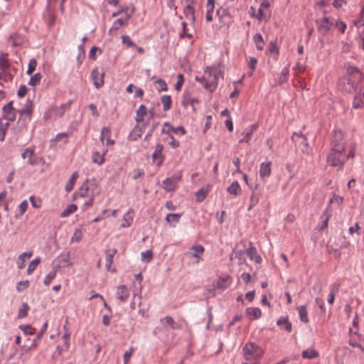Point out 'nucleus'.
I'll list each match as a JSON object with an SVG mask.
<instances>
[{
    "mask_svg": "<svg viewBox=\"0 0 364 364\" xmlns=\"http://www.w3.org/2000/svg\"><path fill=\"white\" fill-rule=\"evenodd\" d=\"M29 200L31 203V205L33 208H40L41 207L42 200L40 198L31 196L29 198Z\"/></svg>",
    "mask_w": 364,
    "mask_h": 364,
    "instance_id": "56",
    "label": "nucleus"
},
{
    "mask_svg": "<svg viewBox=\"0 0 364 364\" xmlns=\"http://www.w3.org/2000/svg\"><path fill=\"white\" fill-rule=\"evenodd\" d=\"M251 15L255 18H257L259 21H262L264 18V14L262 8H259L257 11H256L252 6L250 8Z\"/></svg>",
    "mask_w": 364,
    "mask_h": 364,
    "instance_id": "49",
    "label": "nucleus"
},
{
    "mask_svg": "<svg viewBox=\"0 0 364 364\" xmlns=\"http://www.w3.org/2000/svg\"><path fill=\"white\" fill-rule=\"evenodd\" d=\"M82 237V232L80 229H75L70 239L72 243L78 242Z\"/></svg>",
    "mask_w": 364,
    "mask_h": 364,
    "instance_id": "47",
    "label": "nucleus"
},
{
    "mask_svg": "<svg viewBox=\"0 0 364 364\" xmlns=\"http://www.w3.org/2000/svg\"><path fill=\"white\" fill-rule=\"evenodd\" d=\"M322 3L324 6L332 4L335 8L337 9L341 8L343 5L342 0H323Z\"/></svg>",
    "mask_w": 364,
    "mask_h": 364,
    "instance_id": "55",
    "label": "nucleus"
},
{
    "mask_svg": "<svg viewBox=\"0 0 364 364\" xmlns=\"http://www.w3.org/2000/svg\"><path fill=\"white\" fill-rule=\"evenodd\" d=\"M200 103V100L193 97L189 92H185L183 95V99L181 101V104L183 107H187L191 106L193 109V111H196V106Z\"/></svg>",
    "mask_w": 364,
    "mask_h": 364,
    "instance_id": "12",
    "label": "nucleus"
},
{
    "mask_svg": "<svg viewBox=\"0 0 364 364\" xmlns=\"http://www.w3.org/2000/svg\"><path fill=\"white\" fill-rule=\"evenodd\" d=\"M24 41L23 37L18 33H14L10 36L9 43L13 46H19L23 44Z\"/></svg>",
    "mask_w": 364,
    "mask_h": 364,
    "instance_id": "27",
    "label": "nucleus"
},
{
    "mask_svg": "<svg viewBox=\"0 0 364 364\" xmlns=\"http://www.w3.org/2000/svg\"><path fill=\"white\" fill-rule=\"evenodd\" d=\"M247 256L249 258L255 261L257 264H260L262 261V257L257 254V250L255 247L250 246L246 251Z\"/></svg>",
    "mask_w": 364,
    "mask_h": 364,
    "instance_id": "25",
    "label": "nucleus"
},
{
    "mask_svg": "<svg viewBox=\"0 0 364 364\" xmlns=\"http://www.w3.org/2000/svg\"><path fill=\"white\" fill-rule=\"evenodd\" d=\"M227 192L234 197L240 196L242 193L241 187L237 181L232 182L228 188Z\"/></svg>",
    "mask_w": 364,
    "mask_h": 364,
    "instance_id": "24",
    "label": "nucleus"
},
{
    "mask_svg": "<svg viewBox=\"0 0 364 364\" xmlns=\"http://www.w3.org/2000/svg\"><path fill=\"white\" fill-rule=\"evenodd\" d=\"M92 80L96 88H100L104 85L105 72L97 68L92 70L91 73Z\"/></svg>",
    "mask_w": 364,
    "mask_h": 364,
    "instance_id": "13",
    "label": "nucleus"
},
{
    "mask_svg": "<svg viewBox=\"0 0 364 364\" xmlns=\"http://www.w3.org/2000/svg\"><path fill=\"white\" fill-rule=\"evenodd\" d=\"M107 152V149L102 151V152L95 151L92 155V161L94 164L101 166L105 161V155Z\"/></svg>",
    "mask_w": 364,
    "mask_h": 364,
    "instance_id": "20",
    "label": "nucleus"
},
{
    "mask_svg": "<svg viewBox=\"0 0 364 364\" xmlns=\"http://www.w3.org/2000/svg\"><path fill=\"white\" fill-rule=\"evenodd\" d=\"M177 79H178V80H177V82L176 83L174 87H175L176 90L181 91L182 85L184 83L183 75L181 73L178 74L177 75Z\"/></svg>",
    "mask_w": 364,
    "mask_h": 364,
    "instance_id": "60",
    "label": "nucleus"
},
{
    "mask_svg": "<svg viewBox=\"0 0 364 364\" xmlns=\"http://www.w3.org/2000/svg\"><path fill=\"white\" fill-rule=\"evenodd\" d=\"M164 325H168L173 329L178 328V325L174 322L173 319L171 316H166L161 320Z\"/></svg>",
    "mask_w": 364,
    "mask_h": 364,
    "instance_id": "52",
    "label": "nucleus"
},
{
    "mask_svg": "<svg viewBox=\"0 0 364 364\" xmlns=\"http://www.w3.org/2000/svg\"><path fill=\"white\" fill-rule=\"evenodd\" d=\"M207 194H208V191H206L203 188L198 190L196 193V200L198 202L203 201L205 198Z\"/></svg>",
    "mask_w": 364,
    "mask_h": 364,
    "instance_id": "58",
    "label": "nucleus"
},
{
    "mask_svg": "<svg viewBox=\"0 0 364 364\" xmlns=\"http://www.w3.org/2000/svg\"><path fill=\"white\" fill-rule=\"evenodd\" d=\"M163 149V145L157 144L155 151L152 154L153 161L155 162L158 166H160L164 162V157L162 155Z\"/></svg>",
    "mask_w": 364,
    "mask_h": 364,
    "instance_id": "16",
    "label": "nucleus"
},
{
    "mask_svg": "<svg viewBox=\"0 0 364 364\" xmlns=\"http://www.w3.org/2000/svg\"><path fill=\"white\" fill-rule=\"evenodd\" d=\"M161 102L163 105V109L164 111H168L171 109L172 100L170 95H163L161 97Z\"/></svg>",
    "mask_w": 364,
    "mask_h": 364,
    "instance_id": "37",
    "label": "nucleus"
},
{
    "mask_svg": "<svg viewBox=\"0 0 364 364\" xmlns=\"http://www.w3.org/2000/svg\"><path fill=\"white\" fill-rule=\"evenodd\" d=\"M135 9L132 7L130 10L129 14H127V18H119L115 20L109 30V33L110 35H116L117 31L122 26L127 25L129 19L131 18L132 14L134 13Z\"/></svg>",
    "mask_w": 364,
    "mask_h": 364,
    "instance_id": "8",
    "label": "nucleus"
},
{
    "mask_svg": "<svg viewBox=\"0 0 364 364\" xmlns=\"http://www.w3.org/2000/svg\"><path fill=\"white\" fill-rule=\"evenodd\" d=\"M28 207V203L26 200H24L21 203V204L18 205V214L16 215V218H18L21 216H22L26 211Z\"/></svg>",
    "mask_w": 364,
    "mask_h": 364,
    "instance_id": "46",
    "label": "nucleus"
},
{
    "mask_svg": "<svg viewBox=\"0 0 364 364\" xmlns=\"http://www.w3.org/2000/svg\"><path fill=\"white\" fill-rule=\"evenodd\" d=\"M34 152V148L28 147L22 153V158L24 159H28V163L31 165H34L37 163V159L33 158Z\"/></svg>",
    "mask_w": 364,
    "mask_h": 364,
    "instance_id": "22",
    "label": "nucleus"
},
{
    "mask_svg": "<svg viewBox=\"0 0 364 364\" xmlns=\"http://www.w3.org/2000/svg\"><path fill=\"white\" fill-rule=\"evenodd\" d=\"M3 116L6 119L11 122L16 119V111L13 108L12 102H9L3 107Z\"/></svg>",
    "mask_w": 364,
    "mask_h": 364,
    "instance_id": "15",
    "label": "nucleus"
},
{
    "mask_svg": "<svg viewBox=\"0 0 364 364\" xmlns=\"http://www.w3.org/2000/svg\"><path fill=\"white\" fill-rule=\"evenodd\" d=\"M355 156L353 149H348L345 142L341 140L340 141H333L332 147L327 156V164L337 168L338 170L343 168L346 161Z\"/></svg>",
    "mask_w": 364,
    "mask_h": 364,
    "instance_id": "1",
    "label": "nucleus"
},
{
    "mask_svg": "<svg viewBox=\"0 0 364 364\" xmlns=\"http://www.w3.org/2000/svg\"><path fill=\"white\" fill-rule=\"evenodd\" d=\"M29 287V282L28 280L21 281L16 284V290L18 291H22Z\"/></svg>",
    "mask_w": 364,
    "mask_h": 364,
    "instance_id": "62",
    "label": "nucleus"
},
{
    "mask_svg": "<svg viewBox=\"0 0 364 364\" xmlns=\"http://www.w3.org/2000/svg\"><path fill=\"white\" fill-rule=\"evenodd\" d=\"M271 173V162L262 163L259 167V176L267 177Z\"/></svg>",
    "mask_w": 364,
    "mask_h": 364,
    "instance_id": "28",
    "label": "nucleus"
},
{
    "mask_svg": "<svg viewBox=\"0 0 364 364\" xmlns=\"http://www.w3.org/2000/svg\"><path fill=\"white\" fill-rule=\"evenodd\" d=\"M246 313H247V315L252 319H257L262 315L261 310L259 308H255V307L247 308L246 310Z\"/></svg>",
    "mask_w": 364,
    "mask_h": 364,
    "instance_id": "33",
    "label": "nucleus"
},
{
    "mask_svg": "<svg viewBox=\"0 0 364 364\" xmlns=\"http://www.w3.org/2000/svg\"><path fill=\"white\" fill-rule=\"evenodd\" d=\"M277 324L282 329L288 332L291 331V324L287 318L282 317L277 320Z\"/></svg>",
    "mask_w": 364,
    "mask_h": 364,
    "instance_id": "34",
    "label": "nucleus"
},
{
    "mask_svg": "<svg viewBox=\"0 0 364 364\" xmlns=\"http://www.w3.org/2000/svg\"><path fill=\"white\" fill-rule=\"evenodd\" d=\"M181 178V173L174 174L171 177L167 178L162 183L163 188L166 191H175L178 186V183L180 181Z\"/></svg>",
    "mask_w": 364,
    "mask_h": 364,
    "instance_id": "9",
    "label": "nucleus"
},
{
    "mask_svg": "<svg viewBox=\"0 0 364 364\" xmlns=\"http://www.w3.org/2000/svg\"><path fill=\"white\" fill-rule=\"evenodd\" d=\"M117 253V250L114 249L108 250L106 251V267L107 270H111V266L113 262V257Z\"/></svg>",
    "mask_w": 364,
    "mask_h": 364,
    "instance_id": "30",
    "label": "nucleus"
},
{
    "mask_svg": "<svg viewBox=\"0 0 364 364\" xmlns=\"http://www.w3.org/2000/svg\"><path fill=\"white\" fill-rule=\"evenodd\" d=\"M68 135L66 133H60L57 134L54 139L50 140V145L55 146L60 141H62L63 144H65L68 142Z\"/></svg>",
    "mask_w": 364,
    "mask_h": 364,
    "instance_id": "31",
    "label": "nucleus"
},
{
    "mask_svg": "<svg viewBox=\"0 0 364 364\" xmlns=\"http://www.w3.org/2000/svg\"><path fill=\"white\" fill-rule=\"evenodd\" d=\"M78 176H79V175L77 171L73 172V174L71 175L70 179L68 180V181L67 182V183L65 186V189L68 193H70L73 189L74 185L76 182Z\"/></svg>",
    "mask_w": 364,
    "mask_h": 364,
    "instance_id": "29",
    "label": "nucleus"
},
{
    "mask_svg": "<svg viewBox=\"0 0 364 364\" xmlns=\"http://www.w3.org/2000/svg\"><path fill=\"white\" fill-rule=\"evenodd\" d=\"M336 18L324 16L316 20V26L319 33L326 35L334 27Z\"/></svg>",
    "mask_w": 364,
    "mask_h": 364,
    "instance_id": "6",
    "label": "nucleus"
},
{
    "mask_svg": "<svg viewBox=\"0 0 364 364\" xmlns=\"http://www.w3.org/2000/svg\"><path fill=\"white\" fill-rule=\"evenodd\" d=\"M183 213H168L166 217V220L171 223H178L181 218Z\"/></svg>",
    "mask_w": 364,
    "mask_h": 364,
    "instance_id": "45",
    "label": "nucleus"
},
{
    "mask_svg": "<svg viewBox=\"0 0 364 364\" xmlns=\"http://www.w3.org/2000/svg\"><path fill=\"white\" fill-rule=\"evenodd\" d=\"M243 356L247 361H258L264 355V351L262 347L257 344L248 342L242 348Z\"/></svg>",
    "mask_w": 364,
    "mask_h": 364,
    "instance_id": "5",
    "label": "nucleus"
},
{
    "mask_svg": "<svg viewBox=\"0 0 364 364\" xmlns=\"http://www.w3.org/2000/svg\"><path fill=\"white\" fill-rule=\"evenodd\" d=\"M141 259L143 262L148 263L151 261L153 258V252L151 250H146L141 253Z\"/></svg>",
    "mask_w": 364,
    "mask_h": 364,
    "instance_id": "53",
    "label": "nucleus"
},
{
    "mask_svg": "<svg viewBox=\"0 0 364 364\" xmlns=\"http://www.w3.org/2000/svg\"><path fill=\"white\" fill-rule=\"evenodd\" d=\"M254 42L256 44L257 48L259 50H262L264 48V41L262 36L259 33H257L253 37Z\"/></svg>",
    "mask_w": 364,
    "mask_h": 364,
    "instance_id": "44",
    "label": "nucleus"
},
{
    "mask_svg": "<svg viewBox=\"0 0 364 364\" xmlns=\"http://www.w3.org/2000/svg\"><path fill=\"white\" fill-rule=\"evenodd\" d=\"M205 251L204 247L201 245H194L191 248L190 255L198 259L197 262L202 259L201 256Z\"/></svg>",
    "mask_w": 364,
    "mask_h": 364,
    "instance_id": "21",
    "label": "nucleus"
},
{
    "mask_svg": "<svg viewBox=\"0 0 364 364\" xmlns=\"http://www.w3.org/2000/svg\"><path fill=\"white\" fill-rule=\"evenodd\" d=\"M289 70L287 67L284 68L280 73V77L279 79V83L282 84L286 82L288 80Z\"/></svg>",
    "mask_w": 364,
    "mask_h": 364,
    "instance_id": "50",
    "label": "nucleus"
},
{
    "mask_svg": "<svg viewBox=\"0 0 364 364\" xmlns=\"http://www.w3.org/2000/svg\"><path fill=\"white\" fill-rule=\"evenodd\" d=\"M42 76L40 73H36L33 76H31L28 85L31 86H36L40 84Z\"/></svg>",
    "mask_w": 364,
    "mask_h": 364,
    "instance_id": "54",
    "label": "nucleus"
},
{
    "mask_svg": "<svg viewBox=\"0 0 364 364\" xmlns=\"http://www.w3.org/2000/svg\"><path fill=\"white\" fill-rule=\"evenodd\" d=\"M354 25L359 28L364 26V5L360 14V18L354 21Z\"/></svg>",
    "mask_w": 364,
    "mask_h": 364,
    "instance_id": "61",
    "label": "nucleus"
},
{
    "mask_svg": "<svg viewBox=\"0 0 364 364\" xmlns=\"http://www.w3.org/2000/svg\"><path fill=\"white\" fill-rule=\"evenodd\" d=\"M56 276V270L51 271L48 273L44 279L43 284L46 286H49L52 281Z\"/></svg>",
    "mask_w": 364,
    "mask_h": 364,
    "instance_id": "57",
    "label": "nucleus"
},
{
    "mask_svg": "<svg viewBox=\"0 0 364 364\" xmlns=\"http://www.w3.org/2000/svg\"><path fill=\"white\" fill-rule=\"evenodd\" d=\"M301 356L305 359H313L318 356V353L314 348H308L302 351Z\"/></svg>",
    "mask_w": 364,
    "mask_h": 364,
    "instance_id": "36",
    "label": "nucleus"
},
{
    "mask_svg": "<svg viewBox=\"0 0 364 364\" xmlns=\"http://www.w3.org/2000/svg\"><path fill=\"white\" fill-rule=\"evenodd\" d=\"M301 321L306 323L309 322L308 311L305 306H301L297 308Z\"/></svg>",
    "mask_w": 364,
    "mask_h": 364,
    "instance_id": "38",
    "label": "nucleus"
},
{
    "mask_svg": "<svg viewBox=\"0 0 364 364\" xmlns=\"http://www.w3.org/2000/svg\"><path fill=\"white\" fill-rule=\"evenodd\" d=\"M19 328L25 335H33L36 333V328L30 325H21Z\"/></svg>",
    "mask_w": 364,
    "mask_h": 364,
    "instance_id": "48",
    "label": "nucleus"
},
{
    "mask_svg": "<svg viewBox=\"0 0 364 364\" xmlns=\"http://www.w3.org/2000/svg\"><path fill=\"white\" fill-rule=\"evenodd\" d=\"M154 87L159 92L166 91L168 89L165 80L161 78L155 80Z\"/></svg>",
    "mask_w": 364,
    "mask_h": 364,
    "instance_id": "40",
    "label": "nucleus"
},
{
    "mask_svg": "<svg viewBox=\"0 0 364 364\" xmlns=\"http://www.w3.org/2000/svg\"><path fill=\"white\" fill-rule=\"evenodd\" d=\"M111 129L109 127H105L102 129L100 140L103 142L106 140V144L107 146L113 145L114 144V141L111 139Z\"/></svg>",
    "mask_w": 364,
    "mask_h": 364,
    "instance_id": "19",
    "label": "nucleus"
},
{
    "mask_svg": "<svg viewBox=\"0 0 364 364\" xmlns=\"http://www.w3.org/2000/svg\"><path fill=\"white\" fill-rule=\"evenodd\" d=\"M364 80L363 74L360 70L351 65L346 66V75L339 80V87L347 92L357 90L358 86L363 84Z\"/></svg>",
    "mask_w": 364,
    "mask_h": 364,
    "instance_id": "2",
    "label": "nucleus"
},
{
    "mask_svg": "<svg viewBox=\"0 0 364 364\" xmlns=\"http://www.w3.org/2000/svg\"><path fill=\"white\" fill-rule=\"evenodd\" d=\"M333 28H337L341 33H344L346 29V24L339 19H336Z\"/></svg>",
    "mask_w": 364,
    "mask_h": 364,
    "instance_id": "59",
    "label": "nucleus"
},
{
    "mask_svg": "<svg viewBox=\"0 0 364 364\" xmlns=\"http://www.w3.org/2000/svg\"><path fill=\"white\" fill-rule=\"evenodd\" d=\"M154 117L152 111H147L146 107L141 105L136 111V121L149 122Z\"/></svg>",
    "mask_w": 364,
    "mask_h": 364,
    "instance_id": "10",
    "label": "nucleus"
},
{
    "mask_svg": "<svg viewBox=\"0 0 364 364\" xmlns=\"http://www.w3.org/2000/svg\"><path fill=\"white\" fill-rule=\"evenodd\" d=\"M29 309V306L26 303H23L18 310V318L26 317Z\"/></svg>",
    "mask_w": 364,
    "mask_h": 364,
    "instance_id": "51",
    "label": "nucleus"
},
{
    "mask_svg": "<svg viewBox=\"0 0 364 364\" xmlns=\"http://www.w3.org/2000/svg\"><path fill=\"white\" fill-rule=\"evenodd\" d=\"M70 335L68 333H65L63 336L62 340L63 341V346H64V349H69V348H70Z\"/></svg>",
    "mask_w": 364,
    "mask_h": 364,
    "instance_id": "64",
    "label": "nucleus"
},
{
    "mask_svg": "<svg viewBox=\"0 0 364 364\" xmlns=\"http://www.w3.org/2000/svg\"><path fill=\"white\" fill-rule=\"evenodd\" d=\"M36 65H37L36 60L34 58L31 59L28 63L27 74L31 75L33 73V71L35 70Z\"/></svg>",
    "mask_w": 364,
    "mask_h": 364,
    "instance_id": "63",
    "label": "nucleus"
},
{
    "mask_svg": "<svg viewBox=\"0 0 364 364\" xmlns=\"http://www.w3.org/2000/svg\"><path fill=\"white\" fill-rule=\"evenodd\" d=\"M134 213L133 210H129L122 218L121 226L123 228L130 227L134 220Z\"/></svg>",
    "mask_w": 364,
    "mask_h": 364,
    "instance_id": "26",
    "label": "nucleus"
},
{
    "mask_svg": "<svg viewBox=\"0 0 364 364\" xmlns=\"http://www.w3.org/2000/svg\"><path fill=\"white\" fill-rule=\"evenodd\" d=\"M77 209V205L75 204L69 205L60 214L61 218H66L69 216L70 214L75 212Z\"/></svg>",
    "mask_w": 364,
    "mask_h": 364,
    "instance_id": "43",
    "label": "nucleus"
},
{
    "mask_svg": "<svg viewBox=\"0 0 364 364\" xmlns=\"http://www.w3.org/2000/svg\"><path fill=\"white\" fill-rule=\"evenodd\" d=\"M194 0H186L187 5L184 9V14L186 17L191 21H195V11L193 6Z\"/></svg>",
    "mask_w": 364,
    "mask_h": 364,
    "instance_id": "17",
    "label": "nucleus"
},
{
    "mask_svg": "<svg viewBox=\"0 0 364 364\" xmlns=\"http://www.w3.org/2000/svg\"><path fill=\"white\" fill-rule=\"evenodd\" d=\"M222 76L220 66H210L204 70L202 77L196 76L195 80L203 85L205 89L209 92H214L218 84L219 77Z\"/></svg>",
    "mask_w": 364,
    "mask_h": 364,
    "instance_id": "4",
    "label": "nucleus"
},
{
    "mask_svg": "<svg viewBox=\"0 0 364 364\" xmlns=\"http://www.w3.org/2000/svg\"><path fill=\"white\" fill-rule=\"evenodd\" d=\"M230 283L231 279L229 276L221 277L218 282L217 287L218 289H225L230 284Z\"/></svg>",
    "mask_w": 364,
    "mask_h": 364,
    "instance_id": "39",
    "label": "nucleus"
},
{
    "mask_svg": "<svg viewBox=\"0 0 364 364\" xmlns=\"http://www.w3.org/2000/svg\"><path fill=\"white\" fill-rule=\"evenodd\" d=\"M247 64L250 69V71L247 72V75L249 76H252L253 75V73L256 68L257 64V60L255 58L250 57L247 60Z\"/></svg>",
    "mask_w": 364,
    "mask_h": 364,
    "instance_id": "41",
    "label": "nucleus"
},
{
    "mask_svg": "<svg viewBox=\"0 0 364 364\" xmlns=\"http://www.w3.org/2000/svg\"><path fill=\"white\" fill-rule=\"evenodd\" d=\"M353 106L354 108H360L364 106V82L357 89L356 95L353 99Z\"/></svg>",
    "mask_w": 364,
    "mask_h": 364,
    "instance_id": "14",
    "label": "nucleus"
},
{
    "mask_svg": "<svg viewBox=\"0 0 364 364\" xmlns=\"http://www.w3.org/2000/svg\"><path fill=\"white\" fill-rule=\"evenodd\" d=\"M33 255L32 252H23L21 254L17 259L16 264L18 269L25 267L27 259H29Z\"/></svg>",
    "mask_w": 364,
    "mask_h": 364,
    "instance_id": "23",
    "label": "nucleus"
},
{
    "mask_svg": "<svg viewBox=\"0 0 364 364\" xmlns=\"http://www.w3.org/2000/svg\"><path fill=\"white\" fill-rule=\"evenodd\" d=\"M69 107L67 105H63L60 107H54L48 110L45 115L44 118L48 120L51 118H58L60 117L63 115L65 111Z\"/></svg>",
    "mask_w": 364,
    "mask_h": 364,
    "instance_id": "11",
    "label": "nucleus"
},
{
    "mask_svg": "<svg viewBox=\"0 0 364 364\" xmlns=\"http://www.w3.org/2000/svg\"><path fill=\"white\" fill-rule=\"evenodd\" d=\"M12 75L10 73V63L6 55L0 56V80L8 82L11 80Z\"/></svg>",
    "mask_w": 364,
    "mask_h": 364,
    "instance_id": "7",
    "label": "nucleus"
},
{
    "mask_svg": "<svg viewBox=\"0 0 364 364\" xmlns=\"http://www.w3.org/2000/svg\"><path fill=\"white\" fill-rule=\"evenodd\" d=\"M19 114L21 115H27L31 116L33 112V102L32 101L28 100L24 105L23 107L19 110Z\"/></svg>",
    "mask_w": 364,
    "mask_h": 364,
    "instance_id": "32",
    "label": "nucleus"
},
{
    "mask_svg": "<svg viewBox=\"0 0 364 364\" xmlns=\"http://www.w3.org/2000/svg\"><path fill=\"white\" fill-rule=\"evenodd\" d=\"M116 294L121 302H124L129 296V291L125 285H121L117 287Z\"/></svg>",
    "mask_w": 364,
    "mask_h": 364,
    "instance_id": "18",
    "label": "nucleus"
},
{
    "mask_svg": "<svg viewBox=\"0 0 364 364\" xmlns=\"http://www.w3.org/2000/svg\"><path fill=\"white\" fill-rule=\"evenodd\" d=\"M101 193L100 186L95 180L87 179L84 181L77 191L74 193V198H87L88 200L85 205L90 207L92 205L95 198Z\"/></svg>",
    "mask_w": 364,
    "mask_h": 364,
    "instance_id": "3",
    "label": "nucleus"
},
{
    "mask_svg": "<svg viewBox=\"0 0 364 364\" xmlns=\"http://www.w3.org/2000/svg\"><path fill=\"white\" fill-rule=\"evenodd\" d=\"M48 324L47 321L43 323L41 331L37 334L36 338L33 341L32 345L29 348V349L32 348H36L38 341L42 338L43 334L45 333L48 328Z\"/></svg>",
    "mask_w": 364,
    "mask_h": 364,
    "instance_id": "35",
    "label": "nucleus"
},
{
    "mask_svg": "<svg viewBox=\"0 0 364 364\" xmlns=\"http://www.w3.org/2000/svg\"><path fill=\"white\" fill-rule=\"evenodd\" d=\"M40 263H41L40 257H37L35 259H33V261H31L27 268V274L28 275L31 274L36 270V267H38V265Z\"/></svg>",
    "mask_w": 364,
    "mask_h": 364,
    "instance_id": "42",
    "label": "nucleus"
}]
</instances>
